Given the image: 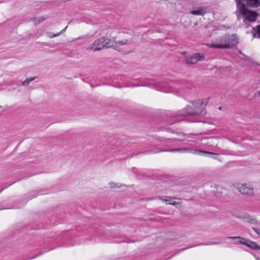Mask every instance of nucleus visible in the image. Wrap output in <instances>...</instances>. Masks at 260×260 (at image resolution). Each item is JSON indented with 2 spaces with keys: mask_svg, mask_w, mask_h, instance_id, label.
<instances>
[{
  "mask_svg": "<svg viewBox=\"0 0 260 260\" xmlns=\"http://www.w3.org/2000/svg\"><path fill=\"white\" fill-rule=\"evenodd\" d=\"M237 5L238 19H243V22L246 21L254 22L258 17V14L249 9V7H255L258 5L259 0H235Z\"/></svg>",
  "mask_w": 260,
  "mask_h": 260,
  "instance_id": "f257e3e1",
  "label": "nucleus"
},
{
  "mask_svg": "<svg viewBox=\"0 0 260 260\" xmlns=\"http://www.w3.org/2000/svg\"><path fill=\"white\" fill-rule=\"evenodd\" d=\"M238 43V39L235 35H228L220 38L216 44H207L210 48L227 49L236 46Z\"/></svg>",
  "mask_w": 260,
  "mask_h": 260,
  "instance_id": "f03ea898",
  "label": "nucleus"
},
{
  "mask_svg": "<svg viewBox=\"0 0 260 260\" xmlns=\"http://www.w3.org/2000/svg\"><path fill=\"white\" fill-rule=\"evenodd\" d=\"M206 100L202 101H199L192 103L191 105L187 106L183 110H182L179 115L185 116L190 115H199L203 113V109L207 105Z\"/></svg>",
  "mask_w": 260,
  "mask_h": 260,
  "instance_id": "7ed1b4c3",
  "label": "nucleus"
},
{
  "mask_svg": "<svg viewBox=\"0 0 260 260\" xmlns=\"http://www.w3.org/2000/svg\"><path fill=\"white\" fill-rule=\"evenodd\" d=\"M114 41L106 37H101L96 40L87 50L92 51H98L104 48L111 47L114 45Z\"/></svg>",
  "mask_w": 260,
  "mask_h": 260,
  "instance_id": "20e7f679",
  "label": "nucleus"
},
{
  "mask_svg": "<svg viewBox=\"0 0 260 260\" xmlns=\"http://www.w3.org/2000/svg\"><path fill=\"white\" fill-rule=\"evenodd\" d=\"M237 190L242 194L248 197H253L255 193V189L250 183H238L236 185Z\"/></svg>",
  "mask_w": 260,
  "mask_h": 260,
  "instance_id": "39448f33",
  "label": "nucleus"
},
{
  "mask_svg": "<svg viewBox=\"0 0 260 260\" xmlns=\"http://www.w3.org/2000/svg\"><path fill=\"white\" fill-rule=\"evenodd\" d=\"M227 239L239 240V242L240 244L246 245L252 249H258L259 248V246L256 243L241 237H228Z\"/></svg>",
  "mask_w": 260,
  "mask_h": 260,
  "instance_id": "423d86ee",
  "label": "nucleus"
},
{
  "mask_svg": "<svg viewBox=\"0 0 260 260\" xmlns=\"http://www.w3.org/2000/svg\"><path fill=\"white\" fill-rule=\"evenodd\" d=\"M205 57L203 54L196 53L192 55L185 57V61L187 64H195L199 61L204 60Z\"/></svg>",
  "mask_w": 260,
  "mask_h": 260,
  "instance_id": "0eeeda50",
  "label": "nucleus"
},
{
  "mask_svg": "<svg viewBox=\"0 0 260 260\" xmlns=\"http://www.w3.org/2000/svg\"><path fill=\"white\" fill-rule=\"evenodd\" d=\"M159 151H156V152H158ZM160 151H165V152H178L179 153H190L192 152V150L188 148H178V149H166L162 150Z\"/></svg>",
  "mask_w": 260,
  "mask_h": 260,
  "instance_id": "6e6552de",
  "label": "nucleus"
},
{
  "mask_svg": "<svg viewBox=\"0 0 260 260\" xmlns=\"http://www.w3.org/2000/svg\"><path fill=\"white\" fill-rule=\"evenodd\" d=\"M110 39L113 40L114 43L115 44L114 45L112 46L111 47H113L115 49H118L120 47L125 45H126L130 43L129 40H126V39L122 40L121 41H116L115 40V39L113 38L112 39Z\"/></svg>",
  "mask_w": 260,
  "mask_h": 260,
  "instance_id": "1a4fd4ad",
  "label": "nucleus"
},
{
  "mask_svg": "<svg viewBox=\"0 0 260 260\" xmlns=\"http://www.w3.org/2000/svg\"><path fill=\"white\" fill-rule=\"evenodd\" d=\"M190 13L194 15H204L206 13V9L205 8H200L196 10H192Z\"/></svg>",
  "mask_w": 260,
  "mask_h": 260,
  "instance_id": "9d476101",
  "label": "nucleus"
},
{
  "mask_svg": "<svg viewBox=\"0 0 260 260\" xmlns=\"http://www.w3.org/2000/svg\"><path fill=\"white\" fill-rule=\"evenodd\" d=\"M193 153L197 155H204L205 154H208L211 155V157H212L213 158H214V159L217 158V157H216L217 154L216 153H211V152H209L205 151H202V150H195L193 152Z\"/></svg>",
  "mask_w": 260,
  "mask_h": 260,
  "instance_id": "9b49d317",
  "label": "nucleus"
},
{
  "mask_svg": "<svg viewBox=\"0 0 260 260\" xmlns=\"http://www.w3.org/2000/svg\"><path fill=\"white\" fill-rule=\"evenodd\" d=\"M161 200L166 201L167 204L172 205H176L180 203L179 200H177H177L174 198H167L166 199L161 198Z\"/></svg>",
  "mask_w": 260,
  "mask_h": 260,
  "instance_id": "f8f14e48",
  "label": "nucleus"
},
{
  "mask_svg": "<svg viewBox=\"0 0 260 260\" xmlns=\"http://www.w3.org/2000/svg\"><path fill=\"white\" fill-rule=\"evenodd\" d=\"M252 34L254 38H260V25H257L255 29H253Z\"/></svg>",
  "mask_w": 260,
  "mask_h": 260,
  "instance_id": "ddd939ff",
  "label": "nucleus"
},
{
  "mask_svg": "<svg viewBox=\"0 0 260 260\" xmlns=\"http://www.w3.org/2000/svg\"><path fill=\"white\" fill-rule=\"evenodd\" d=\"M35 79V77L29 78L26 79L25 80L22 82V85L23 86H27L31 81Z\"/></svg>",
  "mask_w": 260,
  "mask_h": 260,
  "instance_id": "4468645a",
  "label": "nucleus"
},
{
  "mask_svg": "<svg viewBox=\"0 0 260 260\" xmlns=\"http://www.w3.org/2000/svg\"><path fill=\"white\" fill-rule=\"evenodd\" d=\"M245 220L246 222H247L253 225L257 223L256 220L255 219L251 218V217H247L245 218Z\"/></svg>",
  "mask_w": 260,
  "mask_h": 260,
  "instance_id": "2eb2a0df",
  "label": "nucleus"
},
{
  "mask_svg": "<svg viewBox=\"0 0 260 260\" xmlns=\"http://www.w3.org/2000/svg\"><path fill=\"white\" fill-rule=\"evenodd\" d=\"M45 18L43 17H39L38 18H35L33 19V21L36 25L39 24L40 23L43 21Z\"/></svg>",
  "mask_w": 260,
  "mask_h": 260,
  "instance_id": "dca6fc26",
  "label": "nucleus"
},
{
  "mask_svg": "<svg viewBox=\"0 0 260 260\" xmlns=\"http://www.w3.org/2000/svg\"><path fill=\"white\" fill-rule=\"evenodd\" d=\"M60 35V32L53 34L52 32H47V35L50 38H53L56 37H58Z\"/></svg>",
  "mask_w": 260,
  "mask_h": 260,
  "instance_id": "f3484780",
  "label": "nucleus"
},
{
  "mask_svg": "<svg viewBox=\"0 0 260 260\" xmlns=\"http://www.w3.org/2000/svg\"><path fill=\"white\" fill-rule=\"evenodd\" d=\"M110 185L111 188L118 187V186H117L114 183H110Z\"/></svg>",
  "mask_w": 260,
  "mask_h": 260,
  "instance_id": "a211bd4d",
  "label": "nucleus"
},
{
  "mask_svg": "<svg viewBox=\"0 0 260 260\" xmlns=\"http://www.w3.org/2000/svg\"><path fill=\"white\" fill-rule=\"evenodd\" d=\"M161 90L164 92H173V91L170 89H162Z\"/></svg>",
  "mask_w": 260,
  "mask_h": 260,
  "instance_id": "6ab92c4d",
  "label": "nucleus"
},
{
  "mask_svg": "<svg viewBox=\"0 0 260 260\" xmlns=\"http://www.w3.org/2000/svg\"><path fill=\"white\" fill-rule=\"evenodd\" d=\"M252 229L258 234H260V230L257 229H255V228H253Z\"/></svg>",
  "mask_w": 260,
  "mask_h": 260,
  "instance_id": "aec40b11",
  "label": "nucleus"
},
{
  "mask_svg": "<svg viewBox=\"0 0 260 260\" xmlns=\"http://www.w3.org/2000/svg\"><path fill=\"white\" fill-rule=\"evenodd\" d=\"M234 240L235 241V244H240L239 242V240Z\"/></svg>",
  "mask_w": 260,
  "mask_h": 260,
  "instance_id": "412c9836",
  "label": "nucleus"
},
{
  "mask_svg": "<svg viewBox=\"0 0 260 260\" xmlns=\"http://www.w3.org/2000/svg\"><path fill=\"white\" fill-rule=\"evenodd\" d=\"M67 28V27H66L64 28H63L60 32V34H62L63 32H64L66 29Z\"/></svg>",
  "mask_w": 260,
  "mask_h": 260,
  "instance_id": "4be33fe9",
  "label": "nucleus"
},
{
  "mask_svg": "<svg viewBox=\"0 0 260 260\" xmlns=\"http://www.w3.org/2000/svg\"><path fill=\"white\" fill-rule=\"evenodd\" d=\"M220 243V242H212L210 244H218Z\"/></svg>",
  "mask_w": 260,
  "mask_h": 260,
  "instance_id": "5701e85b",
  "label": "nucleus"
},
{
  "mask_svg": "<svg viewBox=\"0 0 260 260\" xmlns=\"http://www.w3.org/2000/svg\"><path fill=\"white\" fill-rule=\"evenodd\" d=\"M255 258H256V259L257 260H258V258H257V257H255Z\"/></svg>",
  "mask_w": 260,
  "mask_h": 260,
  "instance_id": "b1692460",
  "label": "nucleus"
}]
</instances>
